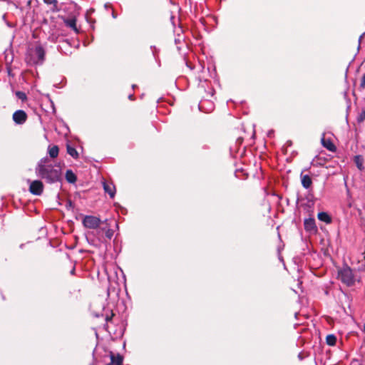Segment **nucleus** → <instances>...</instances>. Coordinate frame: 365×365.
<instances>
[{
    "mask_svg": "<svg viewBox=\"0 0 365 365\" xmlns=\"http://www.w3.org/2000/svg\"><path fill=\"white\" fill-rule=\"evenodd\" d=\"M364 120H365V108L362 110V111L358 116V121L361 122Z\"/></svg>",
    "mask_w": 365,
    "mask_h": 365,
    "instance_id": "412c9836",
    "label": "nucleus"
},
{
    "mask_svg": "<svg viewBox=\"0 0 365 365\" xmlns=\"http://www.w3.org/2000/svg\"><path fill=\"white\" fill-rule=\"evenodd\" d=\"M101 231L105 232L106 237L109 240H110L113 235V231L109 227H102L101 228Z\"/></svg>",
    "mask_w": 365,
    "mask_h": 365,
    "instance_id": "a211bd4d",
    "label": "nucleus"
},
{
    "mask_svg": "<svg viewBox=\"0 0 365 365\" xmlns=\"http://www.w3.org/2000/svg\"><path fill=\"white\" fill-rule=\"evenodd\" d=\"M338 276L339 279L347 286H351L354 284L352 269L348 266H345L340 269Z\"/></svg>",
    "mask_w": 365,
    "mask_h": 365,
    "instance_id": "7ed1b4c3",
    "label": "nucleus"
},
{
    "mask_svg": "<svg viewBox=\"0 0 365 365\" xmlns=\"http://www.w3.org/2000/svg\"><path fill=\"white\" fill-rule=\"evenodd\" d=\"M355 162H356V164L357 167L359 168V169L362 170L363 169L362 162H361V160L359 156L356 157Z\"/></svg>",
    "mask_w": 365,
    "mask_h": 365,
    "instance_id": "aec40b11",
    "label": "nucleus"
},
{
    "mask_svg": "<svg viewBox=\"0 0 365 365\" xmlns=\"http://www.w3.org/2000/svg\"><path fill=\"white\" fill-rule=\"evenodd\" d=\"M113 17L116 18V16L114 14V13H113Z\"/></svg>",
    "mask_w": 365,
    "mask_h": 365,
    "instance_id": "5701e85b",
    "label": "nucleus"
},
{
    "mask_svg": "<svg viewBox=\"0 0 365 365\" xmlns=\"http://www.w3.org/2000/svg\"><path fill=\"white\" fill-rule=\"evenodd\" d=\"M13 120L19 125L24 124L26 119H27V115L25 111L22 110H18L15 111L13 114Z\"/></svg>",
    "mask_w": 365,
    "mask_h": 365,
    "instance_id": "423d86ee",
    "label": "nucleus"
},
{
    "mask_svg": "<svg viewBox=\"0 0 365 365\" xmlns=\"http://www.w3.org/2000/svg\"><path fill=\"white\" fill-rule=\"evenodd\" d=\"M101 222L100 218L93 215H86L82 220L83 226L88 229L98 228Z\"/></svg>",
    "mask_w": 365,
    "mask_h": 365,
    "instance_id": "20e7f679",
    "label": "nucleus"
},
{
    "mask_svg": "<svg viewBox=\"0 0 365 365\" xmlns=\"http://www.w3.org/2000/svg\"><path fill=\"white\" fill-rule=\"evenodd\" d=\"M103 187L104 191L110 195V198H113L115 195V187L113 182L103 181Z\"/></svg>",
    "mask_w": 365,
    "mask_h": 365,
    "instance_id": "0eeeda50",
    "label": "nucleus"
},
{
    "mask_svg": "<svg viewBox=\"0 0 365 365\" xmlns=\"http://www.w3.org/2000/svg\"><path fill=\"white\" fill-rule=\"evenodd\" d=\"M326 341H327V344H329L330 346H334L336 342V338L334 335L329 334L327 336Z\"/></svg>",
    "mask_w": 365,
    "mask_h": 365,
    "instance_id": "f3484780",
    "label": "nucleus"
},
{
    "mask_svg": "<svg viewBox=\"0 0 365 365\" xmlns=\"http://www.w3.org/2000/svg\"><path fill=\"white\" fill-rule=\"evenodd\" d=\"M110 363L106 365H122L123 357L120 354L115 356L113 353H110Z\"/></svg>",
    "mask_w": 365,
    "mask_h": 365,
    "instance_id": "6e6552de",
    "label": "nucleus"
},
{
    "mask_svg": "<svg viewBox=\"0 0 365 365\" xmlns=\"http://www.w3.org/2000/svg\"><path fill=\"white\" fill-rule=\"evenodd\" d=\"M59 149L57 145L49 146L48 148V153L51 158H56L58 155Z\"/></svg>",
    "mask_w": 365,
    "mask_h": 365,
    "instance_id": "ddd939ff",
    "label": "nucleus"
},
{
    "mask_svg": "<svg viewBox=\"0 0 365 365\" xmlns=\"http://www.w3.org/2000/svg\"><path fill=\"white\" fill-rule=\"evenodd\" d=\"M66 179L68 182L73 183L76 181V176L71 170H68L66 173Z\"/></svg>",
    "mask_w": 365,
    "mask_h": 365,
    "instance_id": "4468645a",
    "label": "nucleus"
},
{
    "mask_svg": "<svg viewBox=\"0 0 365 365\" xmlns=\"http://www.w3.org/2000/svg\"><path fill=\"white\" fill-rule=\"evenodd\" d=\"M318 219L320 221L326 222L327 224H329L331 222V218L327 212H324L318 213Z\"/></svg>",
    "mask_w": 365,
    "mask_h": 365,
    "instance_id": "f8f14e48",
    "label": "nucleus"
},
{
    "mask_svg": "<svg viewBox=\"0 0 365 365\" xmlns=\"http://www.w3.org/2000/svg\"><path fill=\"white\" fill-rule=\"evenodd\" d=\"M364 331H365V324H364Z\"/></svg>",
    "mask_w": 365,
    "mask_h": 365,
    "instance_id": "393cba45",
    "label": "nucleus"
},
{
    "mask_svg": "<svg viewBox=\"0 0 365 365\" xmlns=\"http://www.w3.org/2000/svg\"><path fill=\"white\" fill-rule=\"evenodd\" d=\"M129 98L131 99L132 98V95H130L129 96Z\"/></svg>",
    "mask_w": 365,
    "mask_h": 365,
    "instance_id": "b1692460",
    "label": "nucleus"
},
{
    "mask_svg": "<svg viewBox=\"0 0 365 365\" xmlns=\"http://www.w3.org/2000/svg\"><path fill=\"white\" fill-rule=\"evenodd\" d=\"M322 143L324 148H326L327 150L330 151L335 150L336 148L335 145L333 144L331 140L329 139H325L324 138H322Z\"/></svg>",
    "mask_w": 365,
    "mask_h": 365,
    "instance_id": "9b49d317",
    "label": "nucleus"
},
{
    "mask_svg": "<svg viewBox=\"0 0 365 365\" xmlns=\"http://www.w3.org/2000/svg\"><path fill=\"white\" fill-rule=\"evenodd\" d=\"M301 178L302 186L306 189L309 188L312 183L311 178L308 175H302Z\"/></svg>",
    "mask_w": 365,
    "mask_h": 365,
    "instance_id": "9d476101",
    "label": "nucleus"
},
{
    "mask_svg": "<svg viewBox=\"0 0 365 365\" xmlns=\"http://www.w3.org/2000/svg\"><path fill=\"white\" fill-rule=\"evenodd\" d=\"M304 229L307 231L316 230L315 220L313 218L306 219L304 220Z\"/></svg>",
    "mask_w": 365,
    "mask_h": 365,
    "instance_id": "1a4fd4ad",
    "label": "nucleus"
},
{
    "mask_svg": "<svg viewBox=\"0 0 365 365\" xmlns=\"http://www.w3.org/2000/svg\"><path fill=\"white\" fill-rule=\"evenodd\" d=\"M43 185L40 180L32 181L30 184V192L36 195H40L43 192Z\"/></svg>",
    "mask_w": 365,
    "mask_h": 365,
    "instance_id": "39448f33",
    "label": "nucleus"
},
{
    "mask_svg": "<svg viewBox=\"0 0 365 365\" xmlns=\"http://www.w3.org/2000/svg\"><path fill=\"white\" fill-rule=\"evenodd\" d=\"M361 86L362 88L365 87V73L362 76L361 81Z\"/></svg>",
    "mask_w": 365,
    "mask_h": 365,
    "instance_id": "4be33fe9",
    "label": "nucleus"
},
{
    "mask_svg": "<svg viewBox=\"0 0 365 365\" xmlns=\"http://www.w3.org/2000/svg\"><path fill=\"white\" fill-rule=\"evenodd\" d=\"M67 153L74 158H77L78 157V153L76 150L70 145H67Z\"/></svg>",
    "mask_w": 365,
    "mask_h": 365,
    "instance_id": "dca6fc26",
    "label": "nucleus"
},
{
    "mask_svg": "<svg viewBox=\"0 0 365 365\" xmlns=\"http://www.w3.org/2000/svg\"><path fill=\"white\" fill-rule=\"evenodd\" d=\"M45 51L41 45L36 46L31 49L26 59L29 64L41 63L44 60Z\"/></svg>",
    "mask_w": 365,
    "mask_h": 365,
    "instance_id": "f03ea898",
    "label": "nucleus"
},
{
    "mask_svg": "<svg viewBox=\"0 0 365 365\" xmlns=\"http://www.w3.org/2000/svg\"><path fill=\"white\" fill-rule=\"evenodd\" d=\"M16 96L18 97V98H19L22 101H25L26 99V93L22 92V91H17L16 93Z\"/></svg>",
    "mask_w": 365,
    "mask_h": 365,
    "instance_id": "6ab92c4d",
    "label": "nucleus"
},
{
    "mask_svg": "<svg viewBox=\"0 0 365 365\" xmlns=\"http://www.w3.org/2000/svg\"><path fill=\"white\" fill-rule=\"evenodd\" d=\"M36 173L48 183L59 181L61 175L60 167L53 165L48 158H43L38 162L36 168Z\"/></svg>",
    "mask_w": 365,
    "mask_h": 365,
    "instance_id": "f257e3e1",
    "label": "nucleus"
},
{
    "mask_svg": "<svg viewBox=\"0 0 365 365\" xmlns=\"http://www.w3.org/2000/svg\"><path fill=\"white\" fill-rule=\"evenodd\" d=\"M65 24L67 26L71 28L73 30H74L76 32L78 31V29L76 28V19H69L65 21Z\"/></svg>",
    "mask_w": 365,
    "mask_h": 365,
    "instance_id": "2eb2a0df",
    "label": "nucleus"
}]
</instances>
